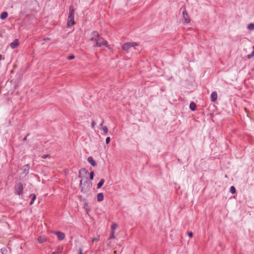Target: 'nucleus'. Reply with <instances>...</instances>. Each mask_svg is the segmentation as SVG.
I'll return each mask as SVG.
<instances>
[{
  "label": "nucleus",
  "instance_id": "aec40b11",
  "mask_svg": "<svg viewBox=\"0 0 254 254\" xmlns=\"http://www.w3.org/2000/svg\"><path fill=\"white\" fill-rule=\"evenodd\" d=\"M253 51L251 54L248 55L247 58L248 59H251L254 57V46L253 47Z\"/></svg>",
  "mask_w": 254,
  "mask_h": 254
},
{
  "label": "nucleus",
  "instance_id": "bb28decb",
  "mask_svg": "<svg viewBox=\"0 0 254 254\" xmlns=\"http://www.w3.org/2000/svg\"><path fill=\"white\" fill-rule=\"evenodd\" d=\"M102 129H103L104 134H106L108 131V128H102Z\"/></svg>",
  "mask_w": 254,
  "mask_h": 254
},
{
  "label": "nucleus",
  "instance_id": "393cba45",
  "mask_svg": "<svg viewBox=\"0 0 254 254\" xmlns=\"http://www.w3.org/2000/svg\"><path fill=\"white\" fill-rule=\"evenodd\" d=\"M114 233H115V232L111 231V234H110V237H109L110 239L115 238V236L114 235Z\"/></svg>",
  "mask_w": 254,
  "mask_h": 254
},
{
  "label": "nucleus",
  "instance_id": "5701e85b",
  "mask_svg": "<svg viewBox=\"0 0 254 254\" xmlns=\"http://www.w3.org/2000/svg\"><path fill=\"white\" fill-rule=\"evenodd\" d=\"M196 104L194 102H191V111H194L196 110Z\"/></svg>",
  "mask_w": 254,
  "mask_h": 254
},
{
  "label": "nucleus",
  "instance_id": "e433bc0d",
  "mask_svg": "<svg viewBox=\"0 0 254 254\" xmlns=\"http://www.w3.org/2000/svg\"><path fill=\"white\" fill-rule=\"evenodd\" d=\"M87 204H86H86H84V205H85V206H87Z\"/></svg>",
  "mask_w": 254,
  "mask_h": 254
},
{
  "label": "nucleus",
  "instance_id": "2eb2a0df",
  "mask_svg": "<svg viewBox=\"0 0 254 254\" xmlns=\"http://www.w3.org/2000/svg\"><path fill=\"white\" fill-rule=\"evenodd\" d=\"M46 238L45 237L39 236L38 238V241L40 243H43L46 241Z\"/></svg>",
  "mask_w": 254,
  "mask_h": 254
},
{
  "label": "nucleus",
  "instance_id": "473e14b6",
  "mask_svg": "<svg viewBox=\"0 0 254 254\" xmlns=\"http://www.w3.org/2000/svg\"><path fill=\"white\" fill-rule=\"evenodd\" d=\"M29 135V134H27L26 136L23 138V140L25 141L26 140L27 137Z\"/></svg>",
  "mask_w": 254,
  "mask_h": 254
},
{
  "label": "nucleus",
  "instance_id": "72a5a7b5",
  "mask_svg": "<svg viewBox=\"0 0 254 254\" xmlns=\"http://www.w3.org/2000/svg\"><path fill=\"white\" fill-rule=\"evenodd\" d=\"M188 235L190 237V235H191L190 232H188Z\"/></svg>",
  "mask_w": 254,
  "mask_h": 254
},
{
  "label": "nucleus",
  "instance_id": "412c9836",
  "mask_svg": "<svg viewBox=\"0 0 254 254\" xmlns=\"http://www.w3.org/2000/svg\"><path fill=\"white\" fill-rule=\"evenodd\" d=\"M248 29L250 30H254V24L250 23L248 25Z\"/></svg>",
  "mask_w": 254,
  "mask_h": 254
},
{
  "label": "nucleus",
  "instance_id": "9d476101",
  "mask_svg": "<svg viewBox=\"0 0 254 254\" xmlns=\"http://www.w3.org/2000/svg\"><path fill=\"white\" fill-rule=\"evenodd\" d=\"M29 169H30L29 165L26 164V165L23 166L21 169L22 170L23 173L27 174L29 172Z\"/></svg>",
  "mask_w": 254,
  "mask_h": 254
},
{
  "label": "nucleus",
  "instance_id": "b1692460",
  "mask_svg": "<svg viewBox=\"0 0 254 254\" xmlns=\"http://www.w3.org/2000/svg\"><path fill=\"white\" fill-rule=\"evenodd\" d=\"M230 192L234 194L236 192V189L234 186H231L230 190Z\"/></svg>",
  "mask_w": 254,
  "mask_h": 254
},
{
  "label": "nucleus",
  "instance_id": "0eeeda50",
  "mask_svg": "<svg viewBox=\"0 0 254 254\" xmlns=\"http://www.w3.org/2000/svg\"><path fill=\"white\" fill-rule=\"evenodd\" d=\"M54 233L57 236L58 239L60 241L63 240L65 238L64 234L62 232L57 231L54 232Z\"/></svg>",
  "mask_w": 254,
  "mask_h": 254
},
{
  "label": "nucleus",
  "instance_id": "cd10ccee",
  "mask_svg": "<svg viewBox=\"0 0 254 254\" xmlns=\"http://www.w3.org/2000/svg\"><path fill=\"white\" fill-rule=\"evenodd\" d=\"M110 141V137H107L106 139V143L107 144H108Z\"/></svg>",
  "mask_w": 254,
  "mask_h": 254
},
{
  "label": "nucleus",
  "instance_id": "ea45409f",
  "mask_svg": "<svg viewBox=\"0 0 254 254\" xmlns=\"http://www.w3.org/2000/svg\"><path fill=\"white\" fill-rule=\"evenodd\" d=\"M189 107H190H190H191L190 104Z\"/></svg>",
  "mask_w": 254,
  "mask_h": 254
},
{
  "label": "nucleus",
  "instance_id": "58836bf2",
  "mask_svg": "<svg viewBox=\"0 0 254 254\" xmlns=\"http://www.w3.org/2000/svg\"><path fill=\"white\" fill-rule=\"evenodd\" d=\"M114 253L117 254L116 251H114Z\"/></svg>",
  "mask_w": 254,
  "mask_h": 254
},
{
  "label": "nucleus",
  "instance_id": "a878e982",
  "mask_svg": "<svg viewBox=\"0 0 254 254\" xmlns=\"http://www.w3.org/2000/svg\"><path fill=\"white\" fill-rule=\"evenodd\" d=\"M94 175V172L92 171V172H90V179L91 180H93V179Z\"/></svg>",
  "mask_w": 254,
  "mask_h": 254
},
{
  "label": "nucleus",
  "instance_id": "6ab92c4d",
  "mask_svg": "<svg viewBox=\"0 0 254 254\" xmlns=\"http://www.w3.org/2000/svg\"><path fill=\"white\" fill-rule=\"evenodd\" d=\"M63 247H59L57 248V249L56 251V252H54V253H53V254H60V253H62V251H63Z\"/></svg>",
  "mask_w": 254,
  "mask_h": 254
},
{
  "label": "nucleus",
  "instance_id": "4468645a",
  "mask_svg": "<svg viewBox=\"0 0 254 254\" xmlns=\"http://www.w3.org/2000/svg\"><path fill=\"white\" fill-rule=\"evenodd\" d=\"M29 197L31 198V200L30 202V204L32 205L35 199H36V196L35 194L32 193L30 195Z\"/></svg>",
  "mask_w": 254,
  "mask_h": 254
},
{
  "label": "nucleus",
  "instance_id": "4c0bfd02",
  "mask_svg": "<svg viewBox=\"0 0 254 254\" xmlns=\"http://www.w3.org/2000/svg\"><path fill=\"white\" fill-rule=\"evenodd\" d=\"M87 204H86H86H84V205H85V206H87Z\"/></svg>",
  "mask_w": 254,
  "mask_h": 254
},
{
  "label": "nucleus",
  "instance_id": "f257e3e1",
  "mask_svg": "<svg viewBox=\"0 0 254 254\" xmlns=\"http://www.w3.org/2000/svg\"><path fill=\"white\" fill-rule=\"evenodd\" d=\"M90 41L93 43L94 47H101L102 45H104L111 49L107 42L103 38L100 37L96 31H94L91 33Z\"/></svg>",
  "mask_w": 254,
  "mask_h": 254
},
{
  "label": "nucleus",
  "instance_id": "1a4fd4ad",
  "mask_svg": "<svg viewBox=\"0 0 254 254\" xmlns=\"http://www.w3.org/2000/svg\"><path fill=\"white\" fill-rule=\"evenodd\" d=\"M19 45V41L18 39H15L14 41L12 42L10 46L12 49L16 48Z\"/></svg>",
  "mask_w": 254,
  "mask_h": 254
},
{
  "label": "nucleus",
  "instance_id": "6e6552de",
  "mask_svg": "<svg viewBox=\"0 0 254 254\" xmlns=\"http://www.w3.org/2000/svg\"><path fill=\"white\" fill-rule=\"evenodd\" d=\"M103 122L101 119L97 120L95 121H92L91 123V126H92V127H93L95 126H101L102 125Z\"/></svg>",
  "mask_w": 254,
  "mask_h": 254
},
{
  "label": "nucleus",
  "instance_id": "a211bd4d",
  "mask_svg": "<svg viewBox=\"0 0 254 254\" xmlns=\"http://www.w3.org/2000/svg\"><path fill=\"white\" fill-rule=\"evenodd\" d=\"M8 16V13L7 12H3L1 13L0 15V18L1 19H5Z\"/></svg>",
  "mask_w": 254,
  "mask_h": 254
},
{
  "label": "nucleus",
  "instance_id": "f03ea898",
  "mask_svg": "<svg viewBox=\"0 0 254 254\" xmlns=\"http://www.w3.org/2000/svg\"><path fill=\"white\" fill-rule=\"evenodd\" d=\"M74 9L72 6L69 7V12L67 23V27H71L74 24Z\"/></svg>",
  "mask_w": 254,
  "mask_h": 254
},
{
  "label": "nucleus",
  "instance_id": "dca6fc26",
  "mask_svg": "<svg viewBox=\"0 0 254 254\" xmlns=\"http://www.w3.org/2000/svg\"><path fill=\"white\" fill-rule=\"evenodd\" d=\"M105 182V180L103 179H102L100 182L98 183L97 188L98 189L101 188L102 186L103 185L104 183Z\"/></svg>",
  "mask_w": 254,
  "mask_h": 254
},
{
  "label": "nucleus",
  "instance_id": "ddd939ff",
  "mask_svg": "<svg viewBox=\"0 0 254 254\" xmlns=\"http://www.w3.org/2000/svg\"><path fill=\"white\" fill-rule=\"evenodd\" d=\"M97 199L98 201H102L104 199V194L102 192L97 194Z\"/></svg>",
  "mask_w": 254,
  "mask_h": 254
},
{
  "label": "nucleus",
  "instance_id": "7ed1b4c3",
  "mask_svg": "<svg viewBox=\"0 0 254 254\" xmlns=\"http://www.w3.org/2000/svg\"><path fill=\"white\" fill-rule=\"evenodd\" d=\"M14 190L16 194L20 195L23 193V186L20 182L17 183L15 184L14 187Z\"/></svg>",
  "mask_w": 254,
  "mask_h": 254
},
{
  "label": "nucleus",
  "instance_id": "9b49d317",
  "mask_svg": "<svg viewBox=\"0 0 254 254\" xmlns=\"http://www.w3.org/2000/svg\"><path fill=\"white\" fill-rule=\"evenodd\" d=\"M217 99V93L216 92L214 91L211 94V100L212 102H215Z\"/></svg>",
  "mask_w": 254,
  "mask_h": 254
},
{
  "label": "nucleus",
  "instance_id": "2f4dec72",
  "mask_svg": "<svg viewBox=\"0 0 254 254\" xmlns=\"http://www.w3.org/2000/svg\"><path fill=\"white\" fill-rule=\"evenodd\" d=\"M79 254H82V250L81 249H80L79 250Z\"/></svg>",
  "mask_w": 254,
  "mask_h": 254
},
{
  "label": "nucleus",
  "instance_id": "f3484780",
  "mask_svg": "<svg viewBox=\"0 0 254 254\" xmlns=\"http://www.w3.org/2000/svg\"><path fill=\"white\" fill-rule=\"evenodd\" d=\"M84 173L85 174H87L88 173V171L87 169H85V168H82L81 169L80 171H79V175H78V177L79 178H81V173Z\"/></svg>",
  "mask_w": 254,
  "mask_h": 254
},
{
  "label": "nucleus",
  "instance_id": "c9c22d12",
  "mask_svg": "<svg viewBox=\"0 0 254 254\" xmlns=\"http://www.w3.org/2000/svg\"><path fill=\"white\" fill-rule=\"evenodd\" d=\"M1 58H2V56L1 55H0V60H1Z\"/></svg>",
  "mask_w": 254,
  "mask_h": 254
},
{
  "label": "nucleus",
  "instance_id": "c756f323",
  "mask_svg": "<svg viewBox=\"0 0 254 254\" xmlns=\"http://www.w3.org/2000/svg\"><path fill=\"white\" fill-rule=\"evenodd\" d=\"M49 156V155H48V154L44 155H43L42 156V158H43V159H45V158H47Z\"/></svg>",
  "mask_w": 254,
  "mask_h": 254
},
{
  "label": "nucleus",
  "instance_id": "7c9ffc66",
  "mask_svg": "<svg viewBox=\"0 0 254 254\" xmlns=\"http://www.w3.org/2000/svg\"><path fill=\"white\" fill-rule=\"evenodd\" d=\"M75 58V57L74 56H69L68 58V60H72V59H74Z\"/></svg>",
  "mask_w": 254,
  "mask_h": 254
},
{
  "label": "nucleus",
  "instance_id": "20e7f679",
  "mask_svg": "<svg viewBox=\"0 0 254 254\" xmlns=\"http://www.w3.org/2000/svg\"><path fill=\"white\" fill-rule=\"evenodd\" d=\"M138 46V44L136 42H127L125 43L122 48L123 50L127 52H128L129 50L131 47H135Z\"/></svg>",
  "mask_w": 254,
  "mask_h": 254
},
{
  "label": "nucleus",
  "instance_id": "f8f14e48",
  "mask_svg": "<svg viewBox=\"0 0 254 254\" xmlns=\"http://www.w3.org/2000/svg\"><path fill=\"white\" fill-rule=\"evenodd\" d=\"M87 161L92 166H95L96 165V163L92 157H89Z\"/></svg>",
  "mask_w": 254,
  "mask_h": 254
},
{
  "label": "nucleus",
  "instance_id": "f704fd0d",
  "mask_svg": "<svg viewBox=\"0 0 254 254\" xmlns=\"http://www.w3.org/2000/svg\"><path fill=\"white\" fill-rule=\"evenodd\" d=\"M43 40H44V41H46V40H50V39H49V38H44Z\"/></svg>",
  "mask_w": 254,
  "mask_h": 254
},
{
  "label": "nucleus",
  "instance_id": "4be33fe9",
  "mask_svg": "<svg viewBox=\"0 0 254 254\" xmlns=\"http://www.w3.org/2000/svg\"><path fill=\"white\" fill-rule=\"evenodd\" d=\"M118 227V225L117 224H114L112 225L111 226V228H112V232H115V230Z\"/></svg>",
  "mask_w": 254,
  "mask_h": 254
},
{
  "label": "nucleus",
  "instance_id": "39448f33",
  "mask_svg": "<svg viewBox=\"0 0 254 254\" xmlns=\"http://www.w3.org/2000/svg\"><path fill=\"white\" fill-rule=\"evenodd\" d=\"M87 185H88L87 179H86L85 180L82 179L80 181L79 187L81 188L82 192L86 191L87 189L88 188V186L86 188Z\"/></svg>",
  "mask_w": 254,
  "mask_h": 254
},
{
  "label": "nucleus",
  "instance_id": "c85d7f7f",
  "mask_svg": "<svg viewBox=\"0 0 254 254\" xmlns=\"http://www.w3.org/2000/svg\"><path fill=\"white\" fill-rule=\"evenodd\" d=\"M99 240V238H94L92 239V242H97Z\"/></svg>",
  "mask_w": 254,
  "mask_h": 254
},
{
  "label": "nucleus",
  "instance_id": "423d86ee",
  "mask_svg": "<svg viewBox=\"0 0 254 254\" xmlns=\"http://www.w3.org/2000/svg\"><path fill=\"white\" fill-rule=\"evenodd\" d=\"M182 13H183V18L184 19V22L185 23H189L190 22V20L189 19V15L187 13L186 8L185 7H184L183 8Z\"/></svg>",
  "mask_w": 254,
  "mask_h": 254
}]
</instances>
